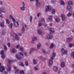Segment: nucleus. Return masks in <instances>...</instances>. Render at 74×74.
Wrapping results in <instances>:
<instances>
[{
	"mask_svg": "<svg viewBox=\"0 0 74 74\" xmlns=\"http://www.w3.org/2000/svg\"><path fill=\"white\" fill-rule=\"evenodd\" d=\"M61 54L63 55L65 54L67 55V50L66 49H64V48H62L61 49Z\"/></svg>",
	"mask_w": 74,
	"mask_h": 74,
	"instance_id": "nucleus-1",
	"label": "nucleus"
},
{
	"mask_svg": "<svg viewBox=\"0 0 74 74\" xmlns=\"http://www.w3.org/2000/svg\"><path fill=\"white\" fill-rule=\"evenodd\" d=\"M50 7V6H47L46 7V8H47L46 9H45L46 12H47L49 11H51V9Z\"/></svg>",
	"mask_w": 74,
	"mask_h": 74,
	"instance_id": "nucleus-2",
	"label": "nucleus"
},
{
	"mask_svg": "<svg viewBox=\"0 0 74 74\" xmlns=\"http://www.w3.org/2000/svg\"><path fill=\"white\" fill-rule=\"evenodd\" d=\"M49 30L50 31V34H52V33H55V29L53 28H49Z\"/></svg>",
	"mask_w": 74,
	"mask_h": 74,
	"instance_id": "nucleus-3",
	"label": "nucleus"
},
{
	"mask_svg": "<svg viewBox=\"0 0 74 74\" xmlns=\"http://www.w3.org/2000/svg\"><path fill=\"white\" fill-rule=\"evenodd\" d=\"M14 34V35H15V36L14 38L16 40H17V41L19 40L20 38H19V37H18V36L17 35V34Z\"/></svg>",
	"mask_w": 74,
	"mask_h": 74,
	"instance_id": "nucleus-4",
	"label": "nucleus"
},
{
	"mask_svg": "<svg viewBox=\"0 0 74 74\" xmlns=\"http://www.w3.org/2000/svg\"><path fill=\"white\" fill-rule=\"evenodd\" d=\"M61 17L62 18V21H64L66 19V16L64 15V14H61Z\"/></svg>",
	"mask_w": 74,
	"mask_h": 74,
	"instance_id": "nucleus-5",
	"label": "nucleus"
},
{
	"mask_svg": "<svg viewBox=\"0 0 74 74\" xmlns=\"http://www.w3.org/2000/svg\"><path fill=\"white\" fill-rule=\"evenodd\" d=\"M67 9L69 11H71L73 10L72 8L70 6V5H68L67 6Z\"/></svg>",
	"mask_w": 74,
	"mask_h": 74,
	"instance_id": "nucleus-6",
	"label": "nucleus"
},
{
	"mask_svg": "<svg viewBox=\"0 0 74 74\" xmlns=\"http://www.w3.org/2000/svg\"><path fill=\"white\" fill-rule=\"evenodd\" d=\"M52 36L50 34H49L47 36V38L49 40H51L52 38Z\"/></svg>",
	"mask_w": 74,
	"mask_h": 74,
	"instance_id": "nucleus-7",
	"label": "nucleus"
},
{
	"mask_svg": "<svg viewBox=\"0 0 74 74\" xmlns=\"http://www.w3.org/2000/svg\"><path fill=\"white\" fill-rule=\"evenodd\" d=\"M65 66V63L64 62H62L61 64V67L62 68H64Z\"/></svg>",
	"mask_w": 74,
	"mask_h": 74,
	"instance_id": "nucleus-8",
	"label": "nucleus"
},
{
	"mask_svg": "<svg viewBox=\"0 0 74 74\" xmlns=\"http://www.w3.org/2000/svg\"><path fill=\"white\" fill-rule=\"evenodd\" d=\"M4 70V66H2L0 67V71L1 73L3 72Z\"/></svg>",
	"mask_w": 74,
	"mask_h": 74,
	"instance_id": "nucleus-9",
	"label": "nucleus"
},
{
	"mask_svg": "<svg viewBox=\"0 0 74 74\" xmlns=\"http://www.w3.org/2000/svg\"><path fill=\"white\" fill-rule=\"evenodd\" d=\"M36 7H38V8L40 7V3L38 2H36Z\"/></svg>",
	"mask_w": 74,
	"mask_h": 74,
	"instance_id": "nucleus-10",
	"label": "nucleus"
},
{
	"mask_svg": "<svg viewBox=\"0 0 74 74\" xmlns=\"http://www.w3.org/2000/svg\"><path fill=\"white\" fill-rule=\"evenodd\" d=\"M7 66L8 67L9 69L8 70V71H10L11 70V66L10 64H9L7 65Z\"/></svg>",
	"mask_w": 74,
	"mask_h": 74,
	"instance_id": "nucleus-11",
	"label": "nucleus"
},
{
	"mask_svg": "<svg viewBox=\"0 0 74 74\" xmlns=\"http://www.w3.org/2000/svg\"><path fill=\"white\" fill-rule=\"evenodd\" d=\"M35 50L34 49V48H32L31 49L29 53V54H31V53H32V52H33V51H34Z\"/></svg>",
	"mask_w": 74,
	"mask_h": 74,
	"instance_id": "nucleus-12",
	"label": "nucleus"
},
{
	"mask_svg": "<svg viewBox=\"0 0 74 74\" xmlns=\"http://www.w3.org/2000/svg\"><path fill=\"white\" fill-rule=\"evenodd\" d=\"M14 24L15 27H18L19 26V23L18 22H16Z\"/></svg>",
	"mask_w": 74,
	"mask_h": 74,
	"instance_id": "nucleus-13",
	"label": "nucleus"
},
{
	"mask_svg": "<svg viewBox=\"0 0 74 74\" xmlns=\"http://www.w3.org/2000/svg\"><path fill=\"white\" fill-rule=\"evenodd\" d=\"M32 40L33 42L34 41H36L37 40V37L34 36H33L32 37Z\"/></svg>",
	"mask_w": 74,
	"mask_h": 74,
	"instance_id": "nucleus-14",
	"label": "nucleus"
},
{
	"mask_svg": "<svg viewBox=\"0 0 74 74\" xmlns=\"http://www.w3.org/2000/svg\"><path fill=\"white\" fill-rule=\"evenodd\" d=\"M53 70L55 72H57L58 71V67L56 66H54L53 68Z\"/></svg>",
	"mask_w": 74,
	"mask_h": 74,
	"instance_id": "nucleus-15",
	"label": "nucleus"
},
{
	"mask_svg": "<svg viewBox=\"0 0 74 74\" xmlns=\"http://www.w3.org/2000/svg\"><path fill=\"white\" fill-rule=\"evenodd\" d=\"M0 10L2 12H5V9L3 7H1L0 8Z\"/></svg>",
	"mask_w": 74,
	"mask_h": 74,
	"instance_id": "nucleus-16",
	"label": "nucleus"
},
{
	"mask_svg": "<svg viewBox=\"0 0 74 74\" xmlns=\"http://www.w3.org/2000/svg\"><path fill=\"white\" fill-rule=\"evenodd\" d=\"M21 33H24L25 32V27H24V26H23V28L21 29Z\"/></svg>",
	"mask_w": 74,
	"mask_h": 74,
	"instance_id": "nucleus-17",
	"label": "nucleus"
},
{
	"mask_svg": "<svg viewBox=\"0 0 74 74\" xmlns=\"http://www.w3.org/2000/svg\"><path fill=\"white\" fill-rule=\"evenodd\" d=\"M19 66H21L22 67H24V64H23V63L22 62H19Z\"/></svg>",
	"mask_w": 74,
	"mask_h": 74,
	"instance_id": "nucleus-18",
	"label": "nucleus"
},
{
	"mask_svg": "<svg viewBox=\"0 0 74 74\" xmlns=\"http://www.w3.org/2000/svg\"><path fill=\"white\" fill-rule=\"evenodd\" d=\"M37 32L38 34H40V35L42 34V32H41V31L39 29L38 30Z\"/></svg>",
	"mask_w": 74,
	"mask_h": 74,
	"instance_id": "nucleus-19",
	"label": "nucleus"
},
{
	"mask_svg": "<svg viewBox=\"0 0 74 74\" xmlns=\"http://www.w3.org/2000/svg\"><path fill=\"white\" fill-rule=\"evenodd\" d=\"M19 74H25V71L23 70H21L19 72Z\"/></svg>",
	"mask_w": 74,
	"mask_h": 74,
	"instance_id": "nucleus-20",
	"label": "nucleus"
},
{
	"mask_svg": "<svg viewBox=\"0 0 74 74\" xmlns=\"http://www.w3.org/2000/svg\"><path fill=\"white\" fill-rule=\"evenodd\" d=\"M71 40H72V38H67L66 39V41L67 42H70V41H71Z\"/></svg>",
	"mask_w": 74,
	"mask_h": 74,
	"instance_id": "nucleus-21",
	"label": "nucleus"
},
{
	"mask_svg": "<svg viewBox=\"0 0 74 74\" xmlns=\"http://www.w3.org/2000/svg\"><path fill=\"white\" fill-rule=\"evenodd\" d=\"M49 65H52L53 64V61L51 60H49Z\"/></svg>",
	"mask_w": 74,
	"mask_h": 74,
	"instance_id": "nucleus-22",
	"label": "nucleus"
},
{
	"mask_svg": "<svg viewBox=\"0 0 74 74\" xmlns=\"http://www.w3.org/2000/svg\"><path fill=\"white\" fill-rule=\"evenodd\" d=\"M12 53H16V50L15 49H13L12 50Z\"/></svg>",
	"mask_w": 74,
	"mask_h": 74,
	"instance_id": "nucleus-23",
	"label": "nucleus"
},
{
	"mask_svg": "<svg viewBox=\"0 0 74 74\" xmlns=\"http://www.w3.org/2000/svg\"><path fill=\"white\" fill-rule=\"evenodd\" d=\"M16 57L18 60H21V59H22L21 58L19 57V56L18 55H16Z\"/></svg>",
	"mask_w": 74,
	"mask_h": 74,
	"instance_id": "nucleus-24",
	"label": "nucleus"
},
{
	"mask_svg": "<svg viewBox=\"0 0 74 74\" xmlns=\"http://www.w3.org/2000/svg\"><path fill=\"white\" fill-rule=\"evenodd\" d=\"M6 22L7 24H10V21L8 19H5Z\"/></svg>",
	"mask_w": 74,
	"mask_h": 74,
	"instance_id": "nucleus-25",
	"label": "nucleus"
},
{
	"mask_svg": "<svg viewBox=\"0 0 74 74\" xmlns=\"http://www.w3.org/2000/svg\"><path fill=\"white\" fill-rule=\"evenodd\" d=\"M72 16V13L69 12L67 15V16L69 17V16Z\"/></svg>",
	"mask_w": 74,
	"mask_h": 74,
	"instance_id": "nucleus-26",
	"label": "nucleus"
},
{
	"mask_svg": "<svg viewBox=\"0 0 74 74\" xmlns=\"http://www.w3.org/2000/svg\"><path fill=\"white\" fill-rule=\"evenodd\" d=\"M60 3L61 5H64V2L62 0L60 1Z\"/></svg>",
	"mask_w": 74,
	"mask_h": 74,
	"instance_id": "nucleus-27",
	"label": "nucleus"
},
{
	"mask_svg": "<svg viewBox=\"0 0 74 74\" xmlns=\"http://www.w3.org/2000/svg\"><path fill=\"white\" fill-rule=\"evenodd\" d=\"M55 12H56L55 10L53 9L51 12V14H55Z\"/></svg>",
	"mask_w": 74,
	"mask_h": 74,
	"instance_id": "nucleus-28",
	"label": "nucleus"
},
{
	"mask_svg": "<svg viewBox=\"0 0 74 74\" xmlns=\"http://www.w3.org/2000/svg\"><path fill=\"white\" fill-rule=\"evenodd\" d=\"M2 33L3 36H5V30H4V29L2 31Z\"/></svg>",
	"mask_w": 74,
	"mask_h": 74,
	"instance_id": "nucleus-29",
	"label": "nucleus"
},
{
	"mask_svg": "<svg viewBox=\"0 0 74 74\" xmlns=\"http://www.w3.org/2000/svg\"><path fill=\"white\" fill-rule=\"evenodd\" d=\"M55 21H56V22H60V19H59V18H56V19H55Z\"/></svg>",
	"mask_w": 74,
	"mask_h": 74,
	"instance_id": "nucleus-30",
	"label": "nucleus"
},
{
	"mask_svg": "<svg viewBox=\"0 0 74 74\" xmlns=\"http://www.w3.org/2000/svg\"><path fill=\"white\" fill-rule=\"evenodd\" d=\"M68 4L69 5H72L73 4V2H72V1H69L68 2Z\"/></svg>",
	"mask_w": 74,
	"mask_h": 74,
	"instance_id": "nucleus-31",
	"label": "nucleus"
},
{
	"mask_svg": "<svg viewBox=\"0 0 74 74\" xmlns=\"http://www.w3.org/2000/svg\"><path fill=\"white\" fill-rule=\"evenodd\" d=\"M4 51L3 50H1L0 53V55H4Z\"/></svg>",
	"mask_w": 74,
	"mask_h": 74,
	"instance_id": "nucleus-32",
	"label": "nucleus"
},
{
	"mask_svg": "<svg viewBox=\"0 0 74 74\" xmlns=\"http://www.w3.org/2000/svg\"><path fill=\"white\" fill-rule=\"evenodd\" d=\"M33 61L34 64H37V62L36 61V60H35L33 59Z\"/></svg>",
	"mask_w": 74,
	"mask_h": 74,
	"instance_id": "nucleus-33",
	"label": "nucleus"
},
{
	"mask_svg": "<svg viewBox=\"0 0 74 74\" xmlns=\"http://www.w3.org/2000/svg\"><path fill=\"white\" fill-rule=\"evenodd\" d=\"M41 46V44L40 43H38L37 45V48L40 49V46Z\"/></svg>",
	"mask_w": 74,
	"mask_h": 74,
	"instance_id": "nucleus-34",
	"label": "nucleus"
},
{
	"mask_svg": "<svg viewBox=\"0 0 74 74\" xmlns=\"http://www.w3.org/2000/svg\"><path fill=\"white\" fill-rule=\"evenodd\" d=\"M24 50V48L23 47H21L20 48V50L21 52H23Z\"/></svg>",
	"mask_w": 74,
	"mask_h": 74,
	"instance_id": "nucleus-35",
	"label": "nucleus"
},
{
	"mask_svg": "<svg viewBox=\"0 0 74 74\" xmlns=\"http://www.w3.org/2000/svg\"><path fill=\"white\" fill-rule=\"evenodd\" d=\"M0 26H1V27H4V24L0 22Z\"/></svg>",
	"mask_w": 74,
	"mask_h": 74,
	"instance_id": "nucleus-36",
	"label": "nucleus"
},
{
	"mask_svg": "<svg viewBox=\"0 0 74 74\" xmlns=\"http://www.w3.org/2000/svg\"><path fill=\"white\" fill-rule=\"evenodd\" d=\"M21 9L22 11H24L25 10V7L24 6H22V7H21Z\"/></svg>",
	"mask_w": 74,
	"mask_h": 74,
	"instance_id": "nucleus-37",
	"label": "nucleus"
},
{
	"mask_svg": "<svg viewBox=\"0 0 74 74\" xmlns=\"http://www.w3.org/2000/svg\"><path fill=\"white\" fill-rule=\"evenodd\" d=\"M4 49L5 51H7V46L5 45H4Z\"/></svg>",
	"mask_w": 74,
	"mask_h": 74,
	"instance_id": "nucleus-38",
	"label": "nucleus"
},
{
	"mask_svg": "<svg viewBox=\"0 0 74 74\" xmlns=\"http://www.w3.org/2000/svg\"><path fill=\"white\" fill-rule=\"evenodd\" d=\"M71 56H73V59L74 60V51L73 52H72L71 53Z\"/></svg>",
	"mask_w": 74,
	"mask_h": 74,
	"instance_id": "nucleus-39",
	"label": "nucleus"
},
{
	"mask_svg": "<svg viewBox=\"0 0 74 74\" xmlns=\"http://www.w3.org/2000/svg\"><path fill=\"white\" fill-rule=\"evenodd\" d=\"M52 16H49V19L51 21H52Z\"/></svg>",
	"mask_w": 74,
	"mask_h": 74,
	"instance_id": "nucleus-40",
	"label": "nucleus"
},
{
	"mask_svg": "<svg viewBox=\"0 0 74 74\" xmlns=\"http://www.w3.org/2000/svg\"><path fill=\"white\" fill-rule=\"evenodd\" d=\"M53 44L51 43L50 45V49H52V48H53Z\"/></svg>",
	"mask_w": 74,
	"mask_h": 74,
	"instance_id": "nucleus-41",
	"label": "nucleus"
},
{
	"mask_svg": "<svg viewBox=\"0 0 74 74\" xmlns=\"http://www.w3.org/2000/svg\"><path fill=\"white\" fill-rule=\"evenodd\" d=\"M29 19H30V20H29L30 22H32V19H33V17H32V16H30Z\"/></svg>",
	"mask_w": 74,
	"mask_h": 74,
	"instance_id": "nucleus-42",
	"label": "nucleus"
},
{
	"mask_svg": "<svg viewBox=\"0 0 74 74\" xmlns=\"http://www.w3.org/2000/svg\"><path fill=\"white\" fill-rule=\"evenodd\" d=\"M13 25L12 23H11L10 24V29H12Z\"/></svg>",
	"mask_w": 74,
	"mask_h": 74,
	"instance_id": "nucleus-43",
	"label": "nucleus"
},
{
	"mask_svg": "<svg viewBox=\"0 0 74 74\" xmlns=\"http://www.w3.org/2000/svg\"><path fill=\"white\" fill-rule=\"evenodd\" d=\"M1 58H2L3 59H5V55L4 54L2 55Z\"/></svg>",
	"mask_w": 74,
	"mask_h": 74,
	"instance_id": "nucleus-44",
	"label": "nucleus"
},
{
	"mask_svg": "<svg viewBox=\"0 0 74 74\" xmlns=\"http://www.w3.org/2000/svg\"><path fill=\"white\" fill-rule=\"evenodd\" d=\"M8 62L10 64H12L13 63V61L11 60H8Z\"/></svg>",
	"mask_w": 74,
	"mask_h": 74,
	"instance_id": "nucleus-45",
	"label": "nucleus"
},
{
	"mask_svg": "<svg viewBox=\"0 0 74 74\" xmlns=\"http://www.w3.org/2000/svg\"><path fill=\"white\" fill-rule=\"evenodd\" d=\"M34 69L35 71H38V69L36 67H34Z\"/></svg>",
	"mask_w": 74,
	"mask_h": 74,
	"instance_id": "nucleus-46",
	"label": "nucleus"
},
{
	"mask_svg": "<svg viewBox=\"0 0 74 74\" xmlns=\"http://www.w3.org/2000/svg\"><path fill=\"white\" fill-rule=\"evenodd\" d=\"M18 71H19V69H16L15 71V74L18 73Z\"/></svg>",
	"mask_w": 74,
	"mask_h": 74,
	"instance_id": "nucleus-47",
	"label": "nucleus"
},
{
	"mask_svg": "<svg viewBox=\"0 0 74 74\" xmlns=\"http://www.w3.org/2000/svg\"><path fill=\"white\" fill-rule=\"evenodd\" d=\"M25 64L26 66H28L29 64L28 62H25Z\"/></svg>",
	"mask_w": 74,
	"mask_h": 74,
	"instance_id": "nucleus-48",
	"label": "nucleus"
},
{
	"mask_svg": "<svg viewBox=\"0 0 74 74\" xmlns=\"http://www.w3.org/2000/svg\"><path fill=\"white\" fill-rule=\"evenodd\" d=\"M12 21L13 22H14V23L16 22L15 21V18H13L12 19Z\"/></svg>",
	"mask_w": 74,
	"mask_h": 74,
	"instance_id": "nucleus-49",
	"label": "nucleus"
},
{
	"mask_svg": "<svg viewBox=\"0 0 74 74\" xmlns=\"http://www.w3.org/2000/svg\"><path fill=\"white\" fill-rule=\"evenodd\" d=\"M20 45H17L16 47V49H18V48H19V47Z\"/></svg>",
	"mask_w": 74,
	"mask_h": 74,
	"instance_id": "nucleus-50",
	"label": "nucleus"
},
{
	"mask_svg": "<svg viewBox=\"0 0 74 74\" xmlns=\"http://www.w3.org/2000/svg\"><path fill=\"white\" fill-rule=\"evenodd\" d=\"M53 57H55V56H56V53L53 52Z\"/></svg>",
	"mask_w": 74,
	"mask_h": 74,
	"instance_id": "nucleus-51",
	"label": "nucleus"
},
{
	"mask_svg": "<svg viewBox=\"0 0 74 74\" xmlns=\"http://www.w3.org/2000/svg\"><path fill=\"white\" fill-rule=\"evenodd\" d=\"M7 45H8V47H10L11 44H10V43H8L7 44Z\"/></svg>",
	"mask_w": 74,
	"mask_h": 74,
	"instance_id": "nucleus-52",
	"label": "nucleus"
},
{
	"mask_svg": "<svg viewBox=\"0 0 74 74\" xmlns=\"http://www.w3.org/2000/svg\"><path fill=\"white\" fill-rule=\"evenodd\" d=\"M73 46V44H69V47H70V48H71V47H72Z\"/></svg>",
	"mask_w": 74,
	"mask_h": 74,
	"instance_id": "nucleus-53",
	"label": "nucleus"
},
{
	"mask_svg": "<svg viewBox=\"0 0 74 74\" xmlns=\"http://www.w3.org/2000/svg\"><path fill=\"white\" fill-rule=\"evenodd\" d=\"M20 55H21V56H23V53H21V52H19L18 53Z\"/></svg>",
	"mask_w": 74,
	"mask_h": 74,
	"instance_id": "nucleus-54",
	"label": "nucleus"
},
{
	"mask_svg": "<svg viewBox=\"0 0 74 74\" xmlns=\"http://www.w3.org/2000/svg\"><path fill=\"white\" fill-rule=\"evenodd\" d=\"M10 19H12V18H13V16H12L11 15H10Z\"/></svg>",
	"mask_w": 74,
	"mask_h": 74,
	"instance_id": "nucleus-55",
	"label": "nucleus"
},
{
	"mask_svg": "<svg viewBox=\"0 0 74 74\" xmlns=\"http://www.w3.org/2000/svg\"><path fill=\"white\" fill-rule=\"evenodd\" d=\"M4 74H8V72H7L6 71H5L3 73Z\"/></svg>",
	"mask_w": 74,
	"mask_h": 74,
	"instance_id": "nucleus-56",
	"label": "nucleus"
},
{
	"mask_svg": "<svg viewBox=\"0 0 74 74\" xmlns=\"http://www.w3.org/2000/svg\"><path fill=\"white\" fill-rule=\"evenodd\" d=\"M25 55L26 56H28V55L27 54V53H25Z\"/></svg>",
	"mask_w": 74,
	"mask_h": 74,
	"instance_id": "nucleus-57",
	"label": "nucleus"
},
{
	"mask_svg": "<svg viewBox=\"0 0 74 74\" xmlns=\"http://www.w3.org/2000/svg\"><path fill=\"white\" fill-rule=\"evenodd\" d=\"M41 23H39V25H38V26L39 27L41 26Z\"/></svg>",
	"mask_w": 74,
	"mask_h": 74,
	"instance_id": "nucleus-58",
	"label": "nucleus"
},
{
	"mask_svg": "<svg viewBox=\"0 0 74 74\" xmlns=\"http://www.w3.org/2000/svg\"><path fill=\"white\" fill-rule=\"evenodd\" d=\"M18 36H22V34H21L20 33H18Z\"/></svg>",
	"mask_w": 74,
	"mask_h": 74,
	"instance_id": "nucleus-59",
	"label": "nucleus"
},
{
	"mask_svg": "<svg viewBox=\"0 0 74 74\" xmlns=\"http://www.w3.org/2000/svg\"><path fill=\"white\" fill-rule=\"evenodd\" d=\"M41 21H44V19L43 18H42L41 19Z\"/></svg>",
	"mask_w": 74,
	"mask_h": 74,
	"instance_id": "nucleus-60",
	"label": "nucleus"
},
{
	"mask_svg": "<svg viewBox=\"0 0 74 74\" xmlns=\"http://www.w3.org/2000/svg\"><path fill=\"white\" fill-rule=\"evenodd\" d=\"M22 4L23 6H25V3H24V2H22Z\"/></svg>",
	"mask_w": 74,
	"mask_h": 74,
	"instance_id": "nucleus-61",
	"label": "nucleus"
},
{
	"mask_svg": "<svg viewBox=\"0 0 74 74\" xmlns=\"http://www.w3.org/2000/svg\"><path fill=\"white\" fill-rule=\"evenodd\" d=\"M46 59V58H42L41 60H45Z\"/></svg>",
	"mask_w": 74,
	"mask_h": 74,
	"instance_id": "nucleus-62",
	"label": "nucleus"
},
{
	"mask_svg": "<svg viewBox=\"0 0 74 74\" xmlns=\"http://www.w3.org/2000/svg\"><path fill=\"white\" fill-rule=\"evenodd\" d=\"M44 26L45 27V26H47V25L46 24H44Z\"/></svg>",
	"mask_w": 74,
	"mask_h": 74,
	"instance_id": "nucleus-63",
	"label": "nucleus"
},
{
	"mask_svg": "<svg viewBox=\"0 0 74 74\" xmlns=\"http://www.w3.org/2000/svg\"><path fill=\"white\" fill-rule=\"evenodd\" d=\"M72 67H73V68H74V64H72Z\"/></svg>",
	"mask_w": 74,
	"mask_h": 74,
	"instance_id": "nucleus-64",
	"label": "nucleus"
}]
</instances>
